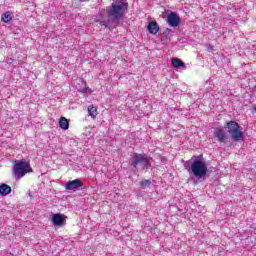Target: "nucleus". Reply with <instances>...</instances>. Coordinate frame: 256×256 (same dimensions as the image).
Masks as SVG:
<instances>
[{
    "instance_id": "f257e3e1",
    "label": "nucleus",
    "mask_w": 256,
    "mask_h": 256,
    "mask_svg": "<svg viewBox=\"0 0 256 256\" xmlns=\"http://www.w3.org/2000/svg\"><path fill=\"white\" fill-rule=\"evenodd\" d=\"M125 13V8L121 5L112 4L105 9L100 10V19L96 20V23H99L102 27L106 29H113L114 25H117Z\"/></svg>"
},
{
    "instance_id": "f03ea898",
    "label": "nucleus",
    "mask_w": 256,
    "mask_h": 256,
    "mask_svg": "<svg viewBox=\"0 0 256 256\" xmlns=\"http://www.w3.org/2000/svg\"><path fill=\"white\" fill-rule=\"evenodd\" d=\"M152 158L147 156V154H137L134 153L130 159L131 167H134L136 171H145V169H151Z\"/></svg>"
},
{
    "instance_id": "7ed1b4c3",
    "label": "nucleus",
    "mask_w": 256,
    "mask_h": 256,
    "mask_svg": "<svg viewBox=\"0 0 256 256\" xmlns=\"http://www.w3.org/2000/svg\"><path fill=\"white\" fill-rule=\"evenodd\" d=\"M12 171L15 179H22L27 173H33V168L29 161L22 159L14 161Z\"/></svg>"
},
{
    "instance_id": "20e7f679",
    "label": "nucleus",
    "mask_w": 256,
    "mask_h": 256,
    "mask_svg": "<svg viewBox=\"0 0 256 256\" xmlns=\"http://www.w3.org/2000/svg\"><path fill=\"white\" fill-rule=\"evenodd\" d=\"M191 173L196 179H203L207 175V163L203 160L195 159L191 164Z\"/></svg>"
},
{
    "instance_id": "39448f33",
    "label": "nucleus",
    "mask_w": 256,
    "mask_h": 256,
    "mask_svg": "<svg viewBox=\"0 0 256 256\" xmlns=\"http://www.w3.org/2000/svg\"><path fill=\"white\" fill-rule=\"evenodd\" d=\"M228 133L231 135L234 141H241L243 139V131H241V126L235 121H230L227 123Z\"/></svg>"
},
{
    "instance_id": "423d86ee",
    "label": "nucleus",
    "mask_w": 256,
    "mask_h": 256,
    "mask_svg": "<svg viewBox=\"0 0 256 256\" xmlns=\"http://www.w3.org/2000/svg\"><path fill=\"white\" fill-rule=\"evenodd\" d=\"M214 139H217L219 143H227V132L223 128H216L214 131Z\"/></svg>"
},
{
    "instance_id": "0eeeda50",
    "label": "nucleus",
    "mask_w": 256,
    "mask_h": 256,
    "mask_svg": "<svg viewBox=\"0 0 256 256\" xmlns=\"http://www.w3.org/2000/svg\"><path fill=\"white\" fill-rule=\"evenodd\" d=\"M167 21L170 27H179V24L181 23V18L177 13L171 12L167 17Z\"/></svg>"
},
{
    "instance_id": "6e6552de",
    "label": "nucleus",
    "mask_w": 256,
    "mask_h": 256,
    "mask_svg": "<svg viewBox=\"0 0 256 256\" xmlns=\"http://www.w3.org/2000/svg\"><path fill=\"white\" fill-rule=\"evenodd\" d=\"M80 187H83V182H81L79 179L68 181L65 185V189H67V191H73L75 189H79Z\"/></svg>"
},
{
    "instance_id": "1a4fd4ad",
    "label": "nucleus",
    "mask_w": 256,
    "mask_h": 256,
    "mask_svg": "<svg viewBox=\"0 0 256 256\" xmlns=\"http://www.w3.org/2000/svg\"><path fill=\"white\" fill-rule=\"evenodd\" d=\"M52 223L55 227H63V225H65V218H63V214H54L52 216Z\"/></svg>"
},
{
    "instance_id": "9d476101",
    "label": "nucleus",
    "mask_w": 256,
    "mask_h": 256,
    "mask_svg": "<svg viewBox=\"0 0 256 256\" xmlns=\"http://www.w3.org/2000/svg\"><path fill=\"white\" fill-rule=\"evenodd\" d=\"M147 29L151 35H157V33H159V24L155 21H151L148 23Z\"/></svg>"
},
{
    "instance_id": "9b49d317",
    "label": "nucleus",
    "mask_w": 256,
    "mask_h": 256,
    "mask_svg": "<svg viewBox=\"0 0 256 256\" xmlns=\"http://www.w3.org/2000/svg\"><path fill=\"white\" fill-rule=\"evenodd\" d=\"M172 65L175 69H179V67H182L183 69H187V66L179 58H173Z\"/></svg>"
},
{
    "instance_id": "f8f14e48",
    "label": "nucleus",
    "mask_w": 256,
    "mask_h": 256,
    "mask_svg": "<svg viewBox=\"0 0 256 256\" xmlns=\"http://www.w3.org/2000/svg\"><path fill=\"white\" fill-rule=\"evenodd\" d=\"M88 115L92 117L93 119L97 118V115H99V112L97 111V106L89 105L88 106Z\"/></svg>"
},
{
    "instance_id": "ddd939ff",
    "label": "nucleus",
    "mask_w": 256,
    "mask_h": 256,
    "mask_svg": "<svg viewBox=\"0 0 256 256\" xmlns=\"http://www.w3.org/2000/svg\"><path fill=\"white\" fill-rule=\"evenodd\" d=\"M9 193H11V186L7 185V184H1L0 185V195H9Z\"/></svg>"
},
{
    "instance_id": "4468645a",
    "label": "nucleus",
    "mask_w": 256,
    "mask_h": 256,
    "mask_svg": "<svg viewBox=\"0 0 256 256\" xmlns=\"http://www.w3.org/2000/svg\"><path fill=\"white\" fill-rule=\"evenodd\" d=\"M59 125L61 129H64V131H67L69 129V120L65 117H61L59 121Z\"/></svg>"
},
{
    "instance_id": "2eb2a0df",
    "label": "nucleus",
    "mask_w": 256,
    "mask_h": 256,
    "mask_svg": "<svg viewBox=\"0 0 256 256\" xmlns=\"http://www.w3.org/2000/svg\"><path fill=\"white\" fill-rule=\"evenodd\" d=\"M12 19H13V16L11 15L10 11L5 12L2 16V21L4 23H9V21H11Z\"/></svg>"
},
{
    "instance_id": "dca6fc26",
    "label": "nucleus",
    "mask_w": 256,
    "mask_h": 256,
    "mask_svg": "<svg viewBox=\"0 0 256 256\" xmlns=\"http://www.w3.org/2000/svg\"><path fill=\"white\" fill-rule=\"evenodd\" d=\"M191 165H193V163H191V161H186L184 163V168L189 172L191 173Z\"/></svg>"
},
{
    "instance_id": "f3484780",
    "label": "nucleus",
    "mask_w": 256,
    "mask_h": 256,
    "mask_svg": "<svg viewBox=\"0 0 256 256\" xmlns=\"http://www.w3.org/2000/svg\"><path fill=\"white\" fill-rule=\"evenodd\" d=\"M140 185H141V187H143V188H145V187H150L151 181H149V180H142V181L140 182Z\"/></svg>"
},
{
    "instance_id": "a211bd4d",
    "label": "nucleus",
    "mask_w": 256,
    "mask_h": 256,
    "mask_svg": "<svg viewBox=\"0 0 256 256\" xmlns=\"http://www.w3.org/2000/svg\"><path fill=\"white\" fill-rule=\"evenodd\" d=\"M81 92H82V93H87V89L84 88V89L81 90Z\"/></svg>"
},
{
    "instance_id": "6ab92c4d",
    "label": "nucleus",
    "mask_w": 256,
    "mask_h": 256,
    "mask_svg": "<svg viewBox=\"0 0 256 256\" xmlns=\"http://www.w3.org/2000/svg\"><path fill=\"white\" fill-rule=\"evenodd\" d=\"M124 7H127V3L124 4Z\"/></svg>"
},
{
    "instance_id": "aec40b11",
    "label": "nucleus",
    "mask_w": 256,
    "mask_h": 256,
    "mask_svg": "<svg viewBox=\"0 0 256 256\" xmlns=\"http://www.w3.org/2000/svg\"><path fill=\"white\" fill-rule=\"evenodd\" d=\"M80 1H89V0H80Z\"/></svg>"
}]
</instances>
